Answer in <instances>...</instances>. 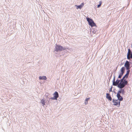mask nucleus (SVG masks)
<instances>
[{"instance_id": "1", "label": "nucleus", "mask_w": 132, "mask_h": 132, "mask_svg": "<svg viewBox=\"0 0 132 132\" xmlns=\"http://www.w3.org/2000/svg\"><path fill=\"white\" fill-rule=\"evenodd\" d=\"M114 83V84L113 83H112L113 86H117L120 89L123 88L126 85L125 84L126 83V81L124 80L123 81L122 79L120 80L117 79Z\"/></svg>"}, {"instance_id": "2", "label": "nucleus", "mask_w": 132, "mask_h": 132, "mask_svg": "<svg viewBox=\"0 0 132 132\" xmlns=\"http://www.w3.org/2000/svg\"><path fill=\"white\" fill-rule=\"evenodd\" d=\"M86 19L87 21L88 22L89 24L92 27L94 26H96V24L94 22L92 19H90L89 18L87 17L86 18Z\"/></svg>"}, {"instance_id": "3", "label": "nucleus", "mask_w": 132, "mask_h": 132, "mask_svg": "<svg viewBox=\"0 0 132 132\" xmlns=\"http://www.w3.org/2000/svg\"><path fill=\"white\" fill-rule=\"evenodd\" d=\"M55 51L56 52H58L59 51H62V50H65L66 49L61 45H57L56 44L55 46Z\"/></svg>"}, {"instance_id": "4", "label": "nucleus", "mask_w": 132, "mask_h": 132, "mask_svg": "<svg viewBox=\"0 0 132 132\" xmlns=\"http://www.w3.org/2000/svg\"><path fill=\"white\" fill-rule=\"evenodd\" d=\"M131 63L128 61H126L124 67H125L126 70H130L131 67H130V64Z\"/></svg>"}, {"instance_id": "5", "label": "nucleus", "mask_w": 132, "mask_h": 132, "mask_svg": "<svg viewBox=\"0 0 132 132\" xmlns=\"http://www.w3.org/2000/svg\"><path fill=\"white\" fill-rule=\"evenodd\" d=\"M130 71V70H127L126 74L122 78V79L123 81H124V80L126 81V83H125V84L126 85H127L128 82V81L126 80L125 78H127L128 77Z\"/></svg>"}, {"instance_id": "6", "label": "nucleus", "mask_w": 132, "mask_h": 132, "mask_svg": "<svg viewBox=\"0 0 132 132\" xmlns=\"http://www.w3.org/2000/svg\"><path fill=\"white\" fill-rule=\"evenodd\" d=\"M84 5V3H82L80 5H76L75 6L76 9H81L82 7Z\"/></svg>"}, {"instance_id": "7", "label": "nucleus", "mask_w": 132, "mask_h": 132, "mask_svg": "<svg viewBox=\"0 0 132 132\" xmlns=\"http://www.w3.org/2000/svg\"><path fill=\"white\" fill-rule=\"evenodd\" d=\"M106 98L109 101H111L112 100V98L110 95V94L109 93H107L106 95Z\"/></svg>"}, {"instance_id": "8", "label": "nucleus", "mask_w": 132, "mask_h": 132, "mask_svg": "<svg viewBox=\"0 0 132 132\" xmlns=\"http://www.w3.org/2000/svg\"><path fill=\"white\" fill-rule=\"evenodd\" d=\"M112 102L114 103L113 105L117 106H118L117 100H114L113 99H112Z\"/></svg>"}, {"instance_id": "9", "label": "nucleus", "mask_w": 132, "mask_h": 132, "mask_svg": "<svg viewBox=\"0 0 132 132\" xmlns=\"http://www.w3.org/2000/svg\"><path fill=\"white\" fill-rule=\"evenodd\" d=\"M53 95H54V97L57 99V98L59 97V94L57 92H55L53 94Z\"/></svg>"}, {"instance_id": "10", "label": "nucleus", "mask_w": 132, "mask_h": 132, "mask_svg": "<svg viewBox=\"0 0 132 132\" xmlns=\"http://www.w3.org/2000/svg\"><path fill=\"white\" fill-rule=\"evenodd\" d=\"M39 79L40 80H46L47 79V78L46 76H39Z\"/></svg>"}, {"instance_id": "11", "label": "nucleus", "mask_w": 132, "mask_h": 132, "mask_svg": "<svg viewBox=\"0 0 132 132\" xmlns=\"http://www.w3.org/2000/svg\"><path fill=\"white\" fill-rule=\"evenodd\" d=\"M117 97L118 98V100H119L120 101H121L123 100V97L121 96V95H119L117 96Z\"/></svg>"}, {"instance_id": "12", "label": "nucleus", "mask_w": 132, "mask_h": 132, "mask_svg": "<svg viewBox=\"0 0 132 132\" xmlns=\"http://www.w3.org/2000/svg\"><path fill=\"white\" fill-rule=\"evenodd\" d=\"M125 68L124 67H122L121 70H120V71L121 73H122L123 74L124 73L125 71Z\"/></svg>"}, {"instance_id": "13", "label": "nucleus", "mask_w": 132, "mask_h": 132, "mask_svg": "<svg viewBox=\"0 0 132 132\" xmlns=\"http://www.w3.org/2000/svg\"><path fill=\"white\" fill-rule=\"evenodd\" d=\"M41 103L42 104L43 106H44L45 105V102L44 99H43L41 100Z\"/></svg>"}, {"instance_id": "14", "label": "nucleus", "mask_w": 132, "mask_h": 132, "mask_svg": "<svg viewBox=\"0 0 132 132\" xmlns=\"http://www.w3.org/2000/svg\"><path fill=\"white\" fill-rule=\"evenodd\" d=\"M50 99H51L52 100H57V99L55 97H54V96L53 97H51L49 99V100H47V101H48V102H49V101L50 100Z\"/></svg>"}, {"instance_id": "15", "label": "nucleus", "mask_w": 132, "mask_h": 132, "mask_svg": "<svg viewBox=\"0 0 132 132\" xmlns=\"http://www.w3.org/2000/svg\"><path fill=\"white\" fill-rule=\"evenodd\" d=\"M120 90L121 92V93L123 95L124 94L125 92L124 89L122 88Z\"/></svg>"}, {"instance_id": "16", "label": "nucleus", "mask_w": 132, "mask_h": 132, "mask_svg": "<svg viewBox=\"0 0 132 132\" xmlns=\"http://www.w3.org/2000/svg\"><path fill=\"white\" fill-rule=\"evenodd\" d=\"M123 74L120 73L119 75L118 76V78L120 79L121 78L122 76L123 75Z\"/></svg>"}, {"instance_id": "17", "label": "nucleus", "mask_w": 132, "mask_h": 132, "mask_svg": "<svg viewBox=\"0 0 132 132\" xmlns=\"http://www.w3.org/2000/svg\"><path fill=\"white\" fill-rule=\"evenodd\" d=\"M121 93V92L120 90H119L117 94V96H118L120 95Z\"/></svg>"}, {"instance_id": "18", "label": "nucleus", "mask_w": 132, "mask_h": 132, "mask_svg": "<svg viewBox=\"0 0 132 132\" xmlns=\"http://www.w3.org/2000/svg\"><path fill=\"white\" fill-rule=\"evenodd\" d=\"M131 52L129 48L128 49V52L127 54L130 55Z\"/></svg>"}, {"instance_id": "19", "label": "nucleus", "mask_w": 132, "mask_h": 132, "mask_svg": "<svg viewBox=\"0 0 132 132\" xmlns=\"http://www.w3.org/2000/svg\"><path fill=\"white\" fill-rule=\"evenodd\" d=\"M129 55L127 54V58L129 60L130 58V56H129Z\"/></svg>"}, {"instance_id": "20", "label": "nucleus", "mask_w": 132, "mask_h": 132, "mask_svg": "<svg viewBox=\"0 0 132 132\" xmlns=\"http://www.w3.org/2000/svg\"><path fill=\"white\" fill-rule=\"evenodd\" d=\"M121 101H120L119 102H118V106H117L118 107H119L120 106V102Z\"/></svg>"}, {"instance_id": "21", "label": "nucleus", "mask_w": 132, "mask_h": 132, "mask_svg": "<svg viewBox=\"0 0 132 132\" xmlns=\"http://www.w3.org/2000/svg\"><path fill=\"white\" fill-rule=\"evenodd\" d=\"M115 76H114V78H113V81H112V83H114V81H115ZM113 84H114V83H113Z\"/></svg>"}, {"instance_id": "22", "label": "nucleus", "mask_w": 132, "mask_h": 132, "mask_svg": "<svg viewBox=\"0 0 132 132\" xmlns=\"http://www.w3.org/2000/svg\"><path fill=\"white\" fill-rule=\"evenodd\" d=\"M113 88V87H112V86H111V87L110 90H109V92H112V89Z\"/></svg>"}, {"instance_id": "23", "label": "nucleus", "mask_w": 132, "mask_h": 132, "mask_svg": "<svg viewBox=\"0 0 132 132\" xmlns=\"http://www.w3.org/2000/svg\"><path fill=\"white\" fill-rule=\"evenodd\" d=\"M129 55L130 56V58L132 59V52L130 53Z\"/></svg>"}, {"instance_id": "24", "label": "nucleus", "mask_w": 132, "mask_h": 132, "mask_svg": "<svg viewBox=\"0 0 132 132\" xmlns=\"http://www.w3.org/2000/svg\"><path fill=\"white\" fill-rule=\"evenodd\" d=\"M85 104H86L88 103V101H86V100L85 101Z\"/></svg>"}, {"instance_id": "25", "label": "nucleus", "mask_w": 132, "mask_h": 132, "mask_svg": "<svg viewBox=\"0 0 132 132\" xmlns=\"http://www.w3.org/2000/svg\"><path fill=\"white\" fill-rule=\"evenodd\" d=\"M90 98H87L86 99V101H88L89 100Z\"/></svg>"}, {"instance_id": "26", "label": "nucleus", "mask_w": 132, "mask_h": 132, "mask_svg": "<svg viewBox=\"0 0 132 132\" xmlns=\"http://www.w3.org/2000/svg\"><path fill=\"white\" fill-rule=\"evenodd\" d=\"M101 4H99L98 5H97V7H100V6H101Z\"/></svg>"}, {"instance_id": "27", "label": "nucleus", "mask_w": 132, "mask_h": 132, "mask_svg": "<svg viewBox=\"0 0 132 132\" xmlns=\"http://www.w3.org/2000/svg\"><path fill=\"white\" fill-rule=\"evenodd\" d=\"M101 4H102L101 2H100V4H101Z\"/></svg>"}, {"instance_id": "28", "label": "nucleus", "mask_w": 132, "mask_h": 132, "mask_svg": "<svg viewBox=\"0 0 132 132\" xmlns=\"http://www.w3.org/2000/svg\"><path fill=\"white\" fill-rule=\"evenodd\" d=\"M66 49L65 50H69V48H65Z\"/></svg>"}, {"instance_id": "29", "label": "nucleus", "mask_w": 132, "mask_h": 132, "mask_svg": "<svg viewBox=\"0 0 132 132\" xmlns=\"http://www.w3.org/2000/svg\"><path fill=\"white\" fill-rule=\"evenodd\" d=\"M93 32L94 34L95 33V31H93Z\"/></svg>"}]
</instances>
